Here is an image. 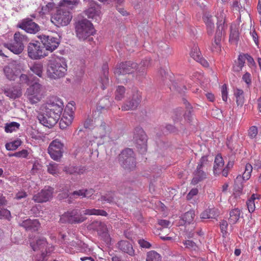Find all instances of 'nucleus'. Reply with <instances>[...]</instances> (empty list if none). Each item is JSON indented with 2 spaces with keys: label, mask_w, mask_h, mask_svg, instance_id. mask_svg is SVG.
<instances>
[{
  "label": "nucleus",
  "mask_w": 261,
  "mask_h": 261,
  "mask_svg": "<svg viewBox=\"0 0 261 261\" xmlns=\"http://www.w3.org/2000/svg\"><path fill=\"white\" fill-rule=\"evenodd\" d=\"M252 171V166L250 164H246L245 166V169L244 172L243 173V175H238L236 179H235L234 183L236 185H239L238 186V188L242 189V180H247L249 179L250 177L251 173Z\"/></svg>",
  "instance_id": "aec40b11"
},
{
  "label": "nucleus",
  "mask_w": 261,
  "mask_h": 261,
  "mask_svg": "<svg viewBox=\"0 0 261 261\" xmlns=\"http://www.w3.org/2000/svg\"><path fill=\"white\" fill-rule=\"evenodd\" d=\"M83 213L85 215L107 216L108 215L107 213L105 211L95 208L86 209L84 211Z\"/></svg>",
  "instance_id": "f704fd0d"
},
{
  "label": "nucleus",
  "mask_w": 261,
  "mask_h": 261,
  "mask_svg": "<svg viewBox=\"0 0 261 261\" xmlns=\"http://www.w3.org/2000/svg\"><path fill=\"white\" fill-rule=\"evenodd\" d=\"M221 91L223 100L226 101L227 100L228 91L227 85L226 84L222 85Z\"/></svg>",
  "instance_id": "8fccbe9b"
},
{
  "label": "nucleus",
  "mask_w": 261,
  "mask_h": 261,
  "mask_svg": "<svg viewBox=\"0 0 261 261\" xmlns=\"http://www.w3.org/2000/svg\"><path fill=\"white\" fill-rule=\"evenodd\" d=\"M17 27L30 34H36L40 30L39 26L30 18L22 20L18 23Z\"/></svg>",
  "instance_id": "2eb2a0df"
},
{
  "label": "nucleus",
  "mask_w": 261,
  "mask_h": 261,
  "mask_svg": "<svg viewBox=\"0 0 261 261\" xmlns=\"http://www.w3.org/2000/svg\"><path fill=\"white\" fill-rule=\"evenodd\" d=\"M21 144V141L20 139H17L15 140L11 141L6 144V148L8 150H16Z\"/></svg>",
  "instance_id": "a19ab883"
},
{
  "label": "nucleus",
  "mask_w": 261,
  "mask_h": 261,
  "mask_svg": "<svg viewBox=\"0 0 261 261\" xmlns=\"http://www.w3.org/2000/svg\"><path fill=\"white\" fill-rule=\"evenodd\" d=\"M30 70L39 77H42L43 66L41 63H36L30 67Z\"/></svg>",
  "instance_id": "e433bc0d"
},
{
  "label": "nucleus",
  "mask_w": 261,
  "mask_h": 261,
  "mask_svg": "<svg viewBox=\"0 0 261 261\" xmlns=\"http://www.w3.org/2000/svg\"><path fill=\"white\" fill-rule=\"evenodd\" d=\"M133 141L141 153L147 151V136L143 129L137 127L134 130Z\"/></svg>",
  "instance_id": "423d86ee"
},
{
  "label": "nucleus",
  "mask_w": 261,
  "mask_h": 261,
  "mask_svg": "<svg viewBox=\"0 0 261 261\" xmlns=\"http://www.w3.org/2000/svg\"><path fill=\"white\" fill-rule=\"evenodd\" d=\"M207 161V158L205 156H202L200 161L199 162L197 166V169H202L203 168V165L205 163H206Z\"/></svg>",
  "instance_id": "680f3d73"
},
{
  "label": "nucleus",
  "mask_w": 261,
  "mask_h": 261,
  "mask_svg": "<svg viewBox=\"0 0 261 261\" xmlns=\"http://www.w3.org/2000/svg\"><path fill=\"white\" fill-rule=\"evenodd\" d=\"M166 128L170 133H173L176 131L175 127L171 124H167Z\"/></svg>",
  "instance_id": "338daca9"
},
{
  "label": "nucleus",
  "mask_w": 261,
  "mask_h": 261,
  "mask_svg": "<svg viewBox=\"0 0 261 261\" xmlns=\"http://www.w3.org/2000/svg\"><path fill=\"white\" fill-rule=\"evenodd\" d=\"M218 216L217 210L212 208H208L202 212L200 215L201 219H215Z\"/></svg>",
  "instance_id": "cd10ccee"
},
{
  "label": "nucleus",
  "mask_w": 261,
  "mask_h": 261,
  "mask_svg": "<svg viewBox=\"0 0 261 261\" xmlns=\"http://www.w3.org/2000/svg\"><path fill=\"white\" fill-rule=\"evenodd\" d=\"M126 172H130L135 170L136 168V160L135 157L133 158V162L127 160L121 165Z\"/></svg>",
  "instance_id": "c9c22d12"
},
{
  "label": "nucleus",
  "mask_w": 261,
  "mask_h": 261,
  "mask_svg": "<svg viewBox=\"0 0 261 261\" xmlns=\"http://www.w3.org/2000/svg\"><path fill=\"white\" fill-rule=\"evenodd\" d=\"M142 99L141 93L138 90L134 89L128 100L121 107L122 111L134 110L137 108Z\"/></svg>",
  "instance_id": "1a4fd4ad"
},
{
  "label": "nucleus",
  "mask_w": 261,
  "mask_h": 261,
  "mask_svg": "<svg viewBox=\"0 0 261 261\" xmlns=\"http://www.w3.org/2000/svg\"><path fill=\"white\" fill-rule=\"evenodd\" d=\"M55 7V4L53 2L47 3L45 6H43L42 11L44 14L47 13L53 10Z\"/></svg>",
  "instance_id": "49530a36"
},
{
  "label": "nucleus",
  "mask_w": 261,
  "mask_h": 261,
  "mask_svg": "<svg viewBox=\"0 0 261 261\" xmlns=\"http://www.w3.org/2000/svg\"><path fill=\"white\" fill-rule=\"evenodd\" d=\"M74 112L72 108L67 107L63 113V116L60 121V126L62 129H64L69 126L73 119Z\"/></svg>",
  "instance_id": "6ab92c4d"
},
{
  "label": "nucleus",
  "mask_w": 261,
  "mask_h": 261,
  "mask_svg": "<svg viewBox=\"0 0 261 261\" xmlns=\"http://www.w3.org/2000/svg\"><path fill=\"white\" fill-rule=\"evenodd\" d=\"M118 248L122 252L127 253L130 256L135 255V250L132 245L127 241H121L117 244Z\"/></svg>",
  "instance_id": "393cba45"
},
{
  "label": "nucleus",
  "mask_w": 261,
  "mask_h": 261,
  "mask_svg": "<svg viewBox=\"0 0 261 261\" xmlns=\"http://www.w3.org/2000/svg\"><path fill=\"white\" fill-rule=\"evenodd\" d=\"M195 216L194 211L190 210L183 215L182 219L185 223L190 224L194 221Z\"/></svg>",
  "instance_id": "4c0bfd02"
},
{
  "label": "nucleus",
  "mask_w": 261,
  "mask_h": 261,
  "mask_svg": "<svg viewBox=\"0 0 261 261\" xmlns=\"http://www.w3.org/2000/svg\"><path fill=\"white\" fill-rule=\"evenodd\" d=\"M6 46L11 51L16 55L21 53L24 49L23 45L15 43V41L12 43L7 44Z\"/></svg>",
  "instance_id": "c756f323"
},
{
  "label": "nucleus",
  "mask_w": 261,
  "mask_h": 261,
  "mask_svg": "<svg viewBox=\"0 0 261 261\" xmlns=\"http://www.w3.org/2000/svg\"><path fill=\"white\" fill-rule=\"evenodd\" d=\"M75 31L76 37L82 41H90V37L95 33L92 23L87 19H83L75 22Z\"/></svg>",
  "instance_id": "20e7f679"
},
{
  "label": "nucleus",
  "mask_w": 261,
  "mask_h": 261,
  "mask_svg": "<svg viewBox=\"0 0 261 261\" xmlns=\"http://www.w3.org/2000/svg\"><path fill=\"white\" fill-rule=\"evenodd\" d=\"M182 243L184 245L185 248L190 250L196 251L198 249V246L192 240H185L182 242Z\"/></svg>",
  "instance_id": "c03bdc74"
},
{
  "label": "nucleus",
  "mask_w": 261,
  "mask_h": 261,
  "mask_svg": "<svg viewBox=\"0 0 261 261\" xmlns=\"http://www.w3.org/2000/svg\"><path fill=\"white\" fill-rule=\"evenodd\" d=\"M94 190L92 189H81L72 192L71 197L75 198L77 197L87 198L94 199L95 198V195H94Z\"/></svg>",
  "instance_id": "412c9836"
},
{
  "label": "nucleus",
  "mask_w": 261,
  "mask_h": 261,
  "mask_svg": "<svg viewBox=\"0 0 261 261\" xmlns=\"http://www.w3.org/2000/svg\"><path fill=\"white\" fill-rule=\"evenodd\" d=\"M20 71V66L16 61L11 62L4 68L5 76L11 81L15 80Z\"/></svg>",
  "instance_id": "4468645a"
},
{
  "label": "nucleus",
  "mask_w": 261,
  "mask_h": 261,
  "mask_svg": "<svg viewBox=\"0 0 261 261\" xmlns=\"http://www.w3.org/2000/svg\"><path fill=\"white\" fill-rule=\"evenodd\" d=\"M45 115L39 114L38 119L44 126L51 127L57 123L60 118L64 108L63 102L57 97H51L45 104Z\"/></svg>",
  "instance_id": "f257e3e1"
},
{
  "label": "nucleus",
  "mask_w": 261,
  "mask_h": 261,
  "mask_svg": "<svg viewBox=\"0 0 261 261\" xmlns=\"http://www.w3.org/2000/svg\"><path fill=\"white\" fill-rule=\"evenodd\" d=\"M29 57L32 59H39L46 56L44 47L38 41L30 42L28 46Z\"/></svg>",
  "instance_id": "9b49d317"
},
{
  "label": "nucleus",
  "mask_w": 261,
  "mask_h": 261,
  "mask_svg": "<svg viewBox=\"0 0 261 261\" xmlns=\"http://www.w3.org/2000/svg\"><path fill=\"white\" fill-rule=\"evenodd\" d=\"M66 71L67 64L64 58H57L49 61L46 73L50 79L62 77L65 75Z\"/></svg>",
  "instance_id": "7ed1b4c3"
},
{
  "label": "nucleus",
  "mask_w": 261,
  "mask_h": 261,
  "mask_svg": "<svg viewBox=\"0 0 261 261\" xmlns=\"http://www.w3.org/2000/svg\"><path fill=\"white\" fill-rule=\"evenodd\" d=\"M234 95L236 98L237 105L242 106L245 102L244 91L242 89L237 88L234 90Z\"/></svg>",
  "instance_id": "2f4dec72"
},
{
  "label": "nucleus",
  "mask_w": 261,
  "mask_h": 261,
  "mask_svg": "<svg viewBox=\"0 0 261 261\" xmlns=\"http://www.w3.org/2000/svg\"><path fill=\"white\" fill-rule=\"evenodd\" d=\"M258 129L256 126H252L250 127L248 130V135L249 136L252 138H255L257 135Z\"/></svg>",
  "instance_id": "09e8293b"
},
{
  "label": "nucleus",
  "mask_w": 261,
  "mask_h": 261,
  "mask_svg": "<svg viewBox=\"0 0 261 261\" xmlns=\"http://www.w3.org/2000/svg\"><path fill=\"white\" fill-rule=\"evenodd\" d=\"M20 225L26 230L37 231L39 229L40 224L38 220L27 219L22 222Z\"/></svg>",
  "instance_id": "b1692460"
},
{
  "label": "nucleus",
  "mask_w": 261,
  "mask_h": 261,
  "mask_svg": "<svg viewBox=\"0 0 261 261\" xmlns=\"http://www.w3.org/2000/svg\"><path fill=\"white\" fill-rule=\"evenodd\" d=\"M203 19L207 27L208 33L209 34H212V31L214 28V24L212 20V16L211 15L208 16V15H206L205 14L203 16Z\"/></svg>",
  "instance_id": "ea45409f"
},
{
  "label": "nucleus",
  "mask_w": 261,
  "mask_h": 261,
  "mask_svg": "<svg viewBox=\"0 0 261 261\" xmlns=\"http://www.w3.org/2000/svg\"><path fill=\"white\" fill-rule=\"evenodd\" d=\"M238 60V62L237 64L239 65V66L243 67L245 63V58L244 55H239Z\"/></svg>",
  "instance_id": "0e129e2a"
},
{
  "label": "nucleus",
  "mask_w": 261,
  "mask_h": 261,
  "mask_svg": "<svg viewBox=\"0 0 261 261\" xmlns=\"http://www.w3.org/2000/svg\"><path fill=\"white\" fill-rule=\"evenodd\" d=\"M43 86L36 82L27 89L25 94L31 103H36L41 100L43 97Z\"/></svg>",
  "instance_id": "39448f33"
},
{
  "label": "nucleus",
  "mask_w": 261,
  "mask_h": 261,
  "mask_svg": "<svg viewBox=\"0 0 261 261\" xmlns=\"http://www.w3.org/2000/svg\"><path fill=\"white\" fill-rule=\"evenodd\" d=\"M31 246L34 251L40 250L42 253H45V252L47 254L54 250L53 247L51 245L50 246H47L46 239L44 238H39L37 240L35 244L31 243ZM44 256H45V254H44Z\"/></svg>",
  "instance_id": "a211bd4d"
},
{
  "label": "nucleus",
  "mask_w": 261,
  "mask_h": 261,
  "mask_svg": "<svg viewBox=\"0 0 261 261\" xmlns=\"http://www.w3.org/2000/svg\"><path fill=\"white\" fill-rule=\"evenodd\" d=\"M11 217L10 212L7 209H3L0 211V219H9Z\"/></svg>",
  "instance_id": "603ef678"
},
{
  "label": "nucleus",
  "mask_w": 261,
  "mask_h": 261,
  "mask_svg": "<svg viewBox=\"0 0 261 261\" xmlns=\"http://www.w3.org/2000/svg\"><path fill=\"white\" fill-rule=\"evenodd\" d=\"M37 37L45 47L46 50L51 52L55 50L59 44V40L57 38L45 35H40Z\"/></svg>",
  "instance_id": "ddd939ff"
},
{
  "label": "nucleus",
  "mask_w": 261,
  "mask_h": 261,
  "mask_svg": "<svg viewBox=\"0 0 261 261\" xmlns=\"http://www.w3.org/2000/svg\"><path fill=\"white\" fill-rule=\"evenodd\" d=\"M125 88L123 86H118L115 89V100H121L125 96Z\"/></svg>",
  "instance_id": "58836bf2"
},
{
  "label": "nucleus",
  "mask_w": 261,
  "mask_h": 261,
  "mask_svg": "<svg viewBox=\"0 0 261 261\" xmlns=\"http://www.w3.org/2000/svg\"><path fill=\"white\" fill-rule=\"evenodd\" d=\"M47 171L49 173L53 175H57L59 173L60 170L58 165L57 163L52 162L47 166Z\"/></svg>",
  "instance_id": "79ce46f5"
},
{
  "label": "nucleus",
  "mask_w": 261,
  "mask_h": 261,
  "mask_svg": "<svg viewBox=\"0 0 261 261\" xmlns=\"http://www.w3.org/2000/svg\"><path fill=\"white\" fill-rule=\"evenodd\" d=\"M76 169H77L76 168L75 169L74 167H69L68 169L67 168H65V171L66 172L69 173L70 174H73L76 172Z\"/></svg>",
  "instance_id": "69168bd1"
},
{
  "label": "nucleus",
  "mask_w": 261,
  "mask_h": 261,
  "mask_svg": "<svg viewBox=\"0 0 261 261\" xmlns=\"http://www.w3.org/2000/svg\"><path fill=\"white\" fill-rule=\"evenodd\" d=\"M224 165V162L220 154H217L215 159L213 172L215 175H219Z\"/></svg>",
  "instance_id": "a878e982"
},
{
  "label": "nucleus",
  "mask_w": 261,
  "mask_h": 261,
  "mask_svg": "<svg viewBox=\"0 0 261 261\" xmlns=\"http://www.w3.org/2000/svg\"><path fill=\"white\" fill-rule=\"evenodd\" d=\"M54 189L50 187H45L39 193L34 195L33 200L38 203L49 201L53 196Z\"/></svg>",
  "instance_id": "dca6fc26"
},
{
  "label": "nucleus",
  "mask_w": 261,
  "mask_h": 261,
  "mask_svg": "<svg viewBox=\"0 0 261 261\" xmlns=\"http://www.w3.org/2000/svg\"><path fill=\"white\" fill-rule=\"evenodd\" d=\"M193 178L192 180L191 183L193 185H196L200 181L205 179L206 177V174L202 169H197L193 173Z\"/></svg>",
  "instance_id": "bb28decb"
},
{
  "label": "nucleus",
  "mask_w": 261,
  "mask_h": 261,
  "mask_svg": "<svg viewBox=\"0 0 261 261\" xmlns=\"http://www.w3.org/2000/svg\"><path fill=\"white\" fill-rule=\"evenodd\" d=\"M241 212L239 208H234L229 213V218L228 221L229 224H236L239 220L240 217Z\"/></svg>",
  "instance_id": "7c9ffc66"
},
{
  "label": "nucleus",
  "mask_w": 261,
  "mask_h": 261,
  "mask_svg": "<svg viewBox=\"0 0 261 261\" xmlns=\"http://www.w3.org/2000/svg\"><path fill=\"white\" fill-rule=\"evenodd\" d=\"M135 153L133 150L130 148H126L122 151L119 155V162L120 165H122L127 160L133 162V158H135Z\"/></svg>",
  "instance_id": "5701e85b"
},
{
  "label": "nucleus",
  "mask_w": 261,
  "mask_h": 261,
  "mask_svg": "<svg viewBox=\"0 0 261 261\" xmlns=\"http://www.w3.org/2000/svg\"><path fill=\"white\" fill-rule=\"evenodd\" d=\"M20 126V124L16 122L7 123L5 125V131L7 133L15 132L19 129Z\"/></svg>",
  "instance_id": "473e14b6"
},
{
  "label": "nucleus",
  "mask_w": 261,
  "mask_h": 261,
  "mask_svg": "<svg viewBox=\"0 0 261 261\" xmlns=\"http://www.w3.org/2000/svg\"><path fill=\"white\" fill-rule=\"evenodd\" d=\"M251 35H252V38L253 39L254 41L255 42V44L256 45H257L258 44V37H257V33L254 31H253L252 32H251Z\"/></svg>",
  "instance_id": "774afa93"
},
{
  "label": "nucleus",
  "mask_w": 261,
  "mask_h": 261,
  "mask_svg": "<svg viewBox=\"0 0 261 261\" xmlns=\"http://www.w3.org/2000/svg\"><path fill=\"white\" fill-rule=\"evenodd\" d=\"M4 93L6 96L12 99H15L21 95V92L20 89L13 87L5 90Z\"/></svg>",
  "instance_id": "c85d7f7f"
},
{
  "label": "nucleus",
  "mask_w": 261,
  "mask_h": 261,
  "mask_svg": "<svg viewBox=\"0 0 261 261\" xmlns=\"http://www.w3.org/2000/svg\"><path fill=\"white\" fill-rule=\"evenodd\" d=\"M27 196V193L22 191H19L16 194L15 198L17 200L25 198Z\"/></svg>",
  "instance_id": "e2e57ef3"
},
{
  "label": "nucleus",
  "mask_w": 261,
  "mask_h": 261,
  "mask_svg": "<svg viewBox=\"0 0 261 261\" xmlns=\"http://www.w3.org/2000/svg\"><path fill=\"white\" fill-rule=\"evenodd\" d=\"M158 223L162 227L167 228L170 224V222L167 220H159Z\"/></svg>",
  "instance_id": "bf43d9fd"
},
{
  "label": "nucleus",
  "mask_w": 261,
  "mask_h": 261,
  "mask_svg": "<svg viewBox=\"0 0 261 261\" xmlns=\"http://www.w3.org/2000/svg\"><path fill=\"white\" fill-rule=\"evenodd\" d=\"M85 14L89 19H91L97 22H99L101 18V12L99 7L95 3L91 1L90 7L85 11Z\"/></svg>",
  "instance_id": "f3484780"
},
{
  "label": "nucleus",
  "mask_w": 261,
  "mask_h": 261,
  "mask_svg": "<svg viewBox=\"0 0 261 261\" xmlns=\"http://www.w3.org/2000/svg\"><path fill=\"white\" fill-rule=\"evenodd\" d=\"M28 41V37L19 32H16L14 35V41L15 43L24 45V44L27 43Z\"/></svg>",
  "instance_id": "72a5a7b5"
},
{
  "label": "nucleus",
  "mask_w": 261,
  "mask_h": 261,
  "mask_svg": "<svg viewBox=\"0 0 261 261\" xmlns=\"http://www.w3.org/2000/svg\"><path fill=\"white\" fill-rule=\"evenodd\" d=\"M79 3V0H61L60 2V8L51 17V21L57 26H66L71 21L72 16L70 11L65 7L72 9Z\"/></svg>",
  "instance_id": "f03ea898"
},
{
  "label": "nucleus",
  "mask_w": 261,
  "mask_h": 261,
  "mask_svg": "<svg viewBox=\"0 0 261 261\" xmlns=\"http://www.w3.org/2000/svg\"><path fill=\"white\" fill-rule=\"evenodd\" d=\"M248 210L250 213H252L254 211L255 206L254 201L252 199H248L246 202Z\"/></svg>",
  "instance_id": "3c124183"
},
{
  "label": "nucleus",
  "mask_w": 261,
  "mask_h": 261,
  "mask_svg": "<svg viewBox=\"0 0 261 261\" xmlns=\"http://www.w3.org/2000/svg\"><path fill=\"white\" fill-rule=\"evenodd\" d=\"M64 144L59 139L51 142L48 147V153L52 159L59 161L62 158L64 151Z\"/></svg>",
  "instance_id": "6e6552de"
},
{
  "label": "nucleus",
  "mask_w": 261,
  "mask_h": 261,
  "mask_svg": "<svg viewBox=\"0 0 261 261\" xmlns=\"http://www.w3.org/2000/svg\"><path fill=\"white\" fill-rule=\"evenodd\" d=\"M224 21L219 20L217 23V31L215 36L214 40L211 46V50L214 53H219L221 50V39L224 32Z\"/></svg>",
  "instance_id": "9d476101"
},
{
  "label": "nucleus",
  "mask_w": 261,
  "mask_h": 261,
  "mask_svg": "<svg viewBox=\"0 0 261 261\" xmlns=\"http://www.w3.org/2000/svg\"><path fill=\"white\" fill-rule=\"evenodd\" d=\"M138 243L142 248L148 249L151 247V244L148 242L143 239L138 240Z\"/></svg>",
  "instance_id": "6e6d98bb"
},
{
  "label": "nucleus",
  "mask_w": 261,
  "mask_h": 261,
  "mask_svg": "<svg viewBox=\"0 0 261 261\" xmlns=\"http://www.w3.org/2000/svg\"><path fill=\"white\" fill-rule=\"evenodd\" d=\"M242 79L244 82L246 83L248 86L251 84V74L249 72H246L242 77Z\"/></svg>",
  "instance_id": "5fc2aeb1"
},
{
  "label": "nucleus",
  "mask_w": 261,
  "mask_h": 261,
  "mask_svg": "<svg viewBox=\"0 0 261 261\" xmlns=\"http://www.w3.org/2000/svg\"><path fill=\"white\" fill-rule=\"evenodd\" d=\"M161 256L155 251H150L147 253L146 261H161Z\"/></svg>",
  "instance_id": "37998d69"
},
{
  "label": "nucleus",
  "mask_w": 261,
  "mask_h": 261,
  "mask_svg": "<svg viewBox=\"0 0 261 261\" xmlns=\"http://www.w3.org/2000/svg\"><path fill=\"white\" fill-rule=\"evenodd\" d=\"M100 82L101 83L102 86L101 88L102 89H104L106 88V86L109 83V78L106 74H104L103 77H101Z\"/></svg>",
  "instance_id": "052dcab7"
},
{
  "label": "nucleus",
  "mask_w": 261,
  "mask_h": 261,
  "mask_svg": "<svg viewBox=\"0 0 261 261\" xmlns=\"http://www.w3.org/2000/svg\"><path fill=\"white\" fill-rule=\"evenodd\" d=\"M220 229L223 235L227 233V228L228 226L227 222L225 220H222L220 224Z\"/></svg>",
  "instance_id": "864d4df0"
},
{
  "label": "nucleus",
  "mask_w": 261,
  "mask_h": 261,
  "mask_svg": "<svg viewBox=\"0 0 261 261\" xmlns=\"http://www.w3.org/2000/svg\"><path fill=\"white\" fill-rule=\"evenodd\" d=\"M135 71H140L138 69V64L132 61H127L121 62L117 65V68H115V74L124 75L133 73Z\"/></svg>",
  "instance_id": "f8f14e48"
},
{
  "label": "nucleus",
  "mask_w": 261,
  "mask_h": 261,
  "mask_svg": "<svg viewBox=\"0 0 261 261\" xmlns=\"http://www.w3.org/2000/svg\"><path fill=\"white\" fill-rule=\"evenodd\" d=\"M239 40V33L238 31L236 30H231L230 36H229V41L231 43L237 44Z\"/></svg>",
  "instance_id": "a18cd8bd"
},
{
  "label": "nucleus",
  "mask_w": 261,
  "mask_h": 261,
  "mask_svg": "<svg viewBox=\"0 0 261 261\" xmlns=\"http://www.w3.org/2000/svg\"><path fill=\"white\" fill-rule=\"evenodd\" d=\"M191 57L197 62L200 63L204 67H208V63L207 61L201 57V53L199 50L198 47L194 45L192 48L191 53Z\"/></svg>",
  "instance_id": "4be33fe9"
},
{
  "label": "nucleus",
  "mask_w": 261,
  "mask_h": 261,
  "mask_svg": "<svg viewBox=\"0 0 261 261\" xmlns=\"http://www.w3.org/2000/svg\"><path fill=\"white\" fill-rule=\"evenodd\" d=\"M198 190L196 188L192 189L187 195V199L191 200L194 196L198 194Z\"/></svg>",
  "instance_id": "4d7b16f0"
},
{
  "label": "nucleus",
  "mask_w": 261,
  "mask_h": 261,
  "mask_svg": "<svg viewBox=\"0 0 261 261\" xmlns=\"http://www.w3.org/2000/svg\"><path fill=\"white\" fill-rule=\"evenodd\" d=\"M182 110L181 109H177L174 112L172 117L174 122H178L182 118Z\"/></svg>",
  "instance_id": "de8ad7c7"
},
{
  "label": "nucleus",
  "mask_w": 261,
  "mask_h": 261,
  "mask_svg": "<svg viewBox=\"0 0 261 261\" xmlns=\"http://www.w3.org/2000/svg\"><path fill=\"white\" fill-rule=\"evenodd\" d=\"M19 81L21 84H29V79L27 75L22 74L19 77Z\"/></svg>",
  "instance_id": "13d9d810"
},
{
  "label": "nucleus",
  "mask_w": 261,
  "mask_h": 261,
  "mask_svg": "<svg viewBox=\"0 0 261 261\" xmlns=\"http://www.w3.org/2000/svg\"><path fill=\"white\" fill-rule=\"evenodd\" d=\"M86 218L80 213L77 209L72 210L64 213L60 217V222L62 223H80L84 222Z\"/></svg>",
  "instance_id": "0eeeda50"
}]
</instances>
